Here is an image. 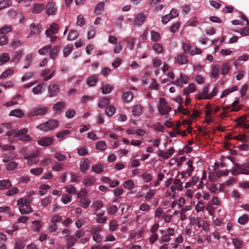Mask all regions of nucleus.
<instances>
[{"instance_id":"nucleus-15","label":"nucleus","mask_w":249,"mask_h":249,"mask_svg":"<svg viewBox=\"0 0 249 249\" xmlns=\"http://www.w3.org/2000/svg\"><path fill=\"white\" fill-rule=\"evenodd\" d=\"M11 186V183L8 179L0 181V190L7 189Z\"/></svg>"},{"instance_id":"nucleus-12","label":"nucleus","mask_w":249,"mask_h":249,"mask_svg":"<svg viewBox=\"0 0 249 249\" xmlns=\"http://www.w3.org/2000/svg\"><path fill=\"white\" fill-rule=\"evenodd\" d=\"M110 101V98L108 97H103L99 99L98 103V107L100 108H104L107 105H108Z\"/></svg>"},{"instance_id":"nucleus-10","label":"nucleus","mask_w":249,"mask_h":249,"mask_svg":"<svg viewBox=\"0 0 249 249\" xmlns=\"http://www.w3.org/2000/svg\"><path fill=\"white\" fill-rule=\"evenodd\" d=\"M18 205L19 206V212H20V213L22 214H27V213H31L33 211L31 206L28 204H26V205L20 204Z\"/></svg>"},{"instance_id":"nucleus-3","label":"nucleus","mask_w":249,"mask_h":249,"mask_svg":"<svg viewBox=\"0 0 249 249\" xmlns=\"http://www.w3.org/2000/svg\"><path fill=\"white\" fill-rule=\"evenodd\" d=\"M49 108L48 107H42L41 106H38L33 108L27 114L28 117L32 118L37 116H44L48 112Z\"/></svg>"},{"instance_id":"nucleus-24","label":"nucleus","mask_w":249,"mask_h":249,"mask_svg":"<svg viewBox=\"0 0 249 249\" xmlns=\"http://www.w3.org/2000/svg\"><path fill=\"white\" fill-rule=\"evenodd\" d=\"M23 54V51L22 50H20L18 51H17L15 53V56L13 58V59L11 60V62L18 63L21 56Z\"/></svg>"},{"instance_id":"nucleus-9","label":"nucleus","mask_w":249,"mask_h":249,"mask_svg":"<svg viewBox=\"0 0 249 249\" xmlns=\"http://www.w3.org/2000/svg\"><path fill=\"white\" fill-rule=\"evenodd\" d=\"M56 10L55 4L53 2H49L46 5L47 14L49 15H54Z\"/></svg>"},{"instance_id":"nucleus-8","label":"nucleus","mask_w":249,"mask_h":249,"mask_svg":"<svg viewBox=\"0 0 249 249\" xmlns=\"http://www.w3.org/2000/svg\"><path fill=\"white\" fill-rule=\"evenodd\" d=\"M146 18L145 16L142 13L138 14L134 21L135 26H140L144 22Z\"/></svg>"},{"instance_id":"nucleus-11","label":"nucleus","mask_w":249,"mask_h":249,"mask_svg":"<svg viewBox=\"0 0 249 249\" xmlns=\"http://www.w3.org/2000/svg\"><path fill=\"white\" fill-rule=\"evenodd\" d=\"M239 100L237 99L232 104L231 107H223V110L225 111L230 110V111H238L240 109V107H236V105L238 103Z\"/></svg>"},{"instance_id":"nucleus-20","label":"nucleus","mask_w":249,"mask_h":249,"mask_svg":"<svg viewBox=\"0 0 249 249\" xmlns=\"http://www.w3.org/2000/svg\"><path fill=\"white\" fill-rule=\"evenodd\" d=\"M31 32L28 35V37L31 36L33 35H38L40 32L39 28L38 25H36L32 24L30 25Z\"/></svg>"},{"instance_id":"nucleus-35","label":"nucleus","mask_w":249,"mask_h":249,"mask_svg":"<svg viewBox=\"0 0 249 249\" xmlns=\"http://www.w3.org/2000/svg\"><path fill=\"white\" fill-rule=\"evenodd\" d=\"M44 83H41L32 89V91L35 94H38L42 93V89Z\"/></svg>"},{"instance_id":"nucleus-45","label":"nucleus","mask_w":249,"mask_h":249,"mask_svg":"<svg viewBox=\"0 0 249 249\" xmlns=\"http://www.w3.org/2000/svg\"><path fill=\"white\" fill-rule=\"evenodd\" d=\"M14 71L12 69H8L4 71L0 75V79H4L9 75L12 74Z\"/></svg>"},{"instance_id":"nucleus-32","label":"nucleus","mask_w":249,"mask_h":249,"mask_svg":"<svg viewBox=\"0 0 249 249\" xmlns=\"http://www.w3.org/2000/svg\"><path fill=\"white\" fill-rule=\"evenodd\" d=\"M89 161L86 159L83 162L80 164V171L83 173H85L89 168Z\"/></svg>"},{"instance_id":"nucleus-56","label":"nucleus","mask_w":249,"mask_h":249,"mask_svg":"<svg viewBox=\"0 0 249 249\" xmlns=\"http://www.w3.org/2000/svg\"><path fill=\"white\" fill-rule=\"evenodd\" d=\"M9 59V55L7 53L1 54L0 56V66L8 61Z\"/></svg>"},{"instance_id":"nucleus-30","label":"nucleus","mask_w":249,"mask_h":249,"mask_svg":"<svg viewBox=\"0 0 249 249\" xmlns=\"http://www.w3.org/2000/svg\"><path fill=\"white\" fill-rule=\"evenodd\" d=\"M31 201H32V199L31 198V197L27 196L26 197L21 198L19 199H18L17 201V204L18 205H20V204H24V205L28 204V205H29V204L31 203Z\"/></svg>"},{"instance_id":"nucleus-34","label":"nucleus","mask_w":249,"mask_h":249,"mask_svg":"<svg viewBox=\"0 0 249 249\" xmlns=\"http://www.w3.org/2000/svg\"><path fill=\"white\" fill-rule=\"evenodd\" d=\"M132 113L134 116H139L142 113V107L140 105H136L132 109Z\"/></svg>"},{"instance_id":"nucleus-1","label":"nucleus","mask_w":249,"mask_h":249,"mask_svg":"<svg viewBox=\"0 0 249 249\" xmlns=\"http://www.w3.org/2000/svg\"><path fill=\"white\" fill-rule=\"evenodd\" d=\"M230 172L233 176H237L239 174L249 175V162L242 164L234 163V166L230 171L228 169L222 171L223 176H228Z\"/></svg>"},{"instance_id":"nucleus-14","label":"nucleus","mask_w":249,"mask_h":249,"mask_svg":"<svg viewBox=\"0 0 249 249\" xmlns=\"http://www.w3.org/2000/svg\"><path fill=\"white\" fill-rule=\"evenodd\" d=\"M65 107V103L63 102H58L55 104L53 107V109L56 113H59L61 112L62 109Z\"/></svg>"},{"instance_id":"nucleus-55","label":"nucleus","mask_w":249,"mask_h":249,"mask_svg":"<svg viewBox=\"0 0 249 249\" xmlns=\"http://www.w3.org/2000/svg\"><path fill=\"white\" fill-rule=\"evenodd\" d=\"M73 49L72 46H67L65 47L63 50V56L67 57L69 54L71 53Z\"/></svg>"},{"instance_id":"nucleus-57","label":"nucleus","mask_w":249,"mask_h":249,"mask_svg":"<svg viewBox=\"0 0 249 249\" xmlns=\"http://www.w3.org/2000/svg\"><path fill=\"white\" fill-rule=\"evenodd\" d=\"M12 30L11 26H4L0 29V35L5 34L10 32Z\"/></svg>"},{"instance_id":"nucleus-6","label":"nucleus","mask_w":249,"mask_h":249,"mask_svg":"<svg viewBox=\"0 0 249 249\" xmlns=\"http://www.w3.org/2000/svg\"><path fill=\"white\" fill-rule=\"evenodd\" d=\"M53 142L52 137H44L40 138L37 142L39 145L43 146H47L51 145Z\"/></svg>"},{"instance_id":"nucleus-59","label":"nucleus","mask_w":249,"mask_h":249,"mask_svg":"<svg viewBox=\"0 0 249 249\" xmlns=\"http://www.w3.org/2000/svg\"><path fill=\"white\" fill-rule=\"evenodd\" d=\"M232 138L234 140L241 141L243 142H246L247 141L246 136L244 134H239L237 136L233 137Z\"/></svg>"},{"instance_id":"nucleus-2","label":"nucleus","mask_w":249,"mask_h":249,"mask_svg":"<svg viewBox=\"0 0 249 249\" xmlns=\"http://www.w3.org/2000/svg\"><path fill=\"white\" fill-rule=\"evenodd\" d=\"M59 125V122L56 120H50L36 126V128L42 131H48L54 129Z\"/></svg>"},{"instance_id":"nucleus-23","label":"nucleus","mask_w":249,"mask_h":249,"mask_svg":"<svg viewBox=\"0 0 249 249\" xmlns=\"http://www.w3.org/2000/svg\"><path fill=\"white\" fill-rule=\"evenodd\" d=\"M44 8V5L43 4L36 3L34 4V8L32 10L33 13H40Z\"/></svg>"},{"instance_id":"nucleus-31","label":"nucleus","mask_w":249,"mask_h":249,"mask_svg":"<svg viewBox=\"0 0 249 249\" xmlns=\"http://www.w3.org/2000/svg\"><path fill=\"white\" fill-rule=\"evenodd\" d=\"M123 98L125 102L128 103L132 100L133 95L131 92L127 91L124 93Z\"/></svg>"},{"instance_id":"nucleus-49","label":"nucleus","mask_w":249,"mask_h":249,"mask_svg":"<svg viewBox=\"0 0 249 249\" xmlns=\"http://www.w3.org/2000/svg\"><path fill=\"white\" fill-rule=\"evenodd\" d=\"M160 37V34L159 33L154 31H151V38L152 41H158Z\"/></svg>"},{"instance_id":"nucleus-26","label":"nucleus","mask_w":249,"mask_h":249,"mask_svg":"<svg viewBox=\"0 0 249 249\" xmlns=\"http://www.w3.org/2000/svg\"><path fill=\"white\" fill-rule=\"evenodd\" d=\"M116 111L115 107L112 105H109L106 108V114L107 116L111 117L114 115Z\"/></svg>"},{"instance_id":"nucleus-60","label":"nucleus","mask_w":249,"mask_h":249,"mask_svg":"<svg viewBox=\"0 0 249 249\" xmlns=\"http://www.w3.org/2000/svg\"><path fill=\"white\" fill-rule=\"evenodd\" d=\"M54 157L58 161H63L66 159V156L65 155L59 152H56L54 154Z\"/></svg>"},{"instance_id":"nucleus-27","label":"nucleus","mask_w":249,"mask_h":249,"mask_svg":"<svg viewBox=\"0 0 249 249\" xmlns=\"http://www.w3.org/2000/svg\"><path fill=\"white\" fill-rule=\"evenodd\" d=\"M76 238L74 236H71L67 239V248L70 249L72 247L76 242Z\"/></svg>"},{"instance_id":"nucleus-28","label":"nucleus","mask_w":249,"mask_h":249,"mask_svg":"<svg viewBox=\"0 0 249 249\" xmlns=\"http://www.w3.org/2000/svg\"><path fill=\"white\" fill-rule=\"evenodd\" d=\"M97 81V77L95 75H93L88 78L87 80V83L89 86L92 87L95 85Z\"/></svg>"},{"instance_id":"nucleus-44","label":"nucleus","mask_w":249,"mask_h":249,"mask_svg":"<svg viewBox=\"0 0 249 249\" xmlns=\"http://www.w3.org/2000/svg\"><path fill=\"white\" fill-rule=\"evenodd\" d=\"M50 188V186L47 184L42 185L40 187V190L38 194L40 196H44L46 194V191Z\"/></svg>"},{"instance_id":"nucleus-33","label":"nucleus","mask_w":249,"mask_h":249,"mask_svg":"<svg viewBox=\"0 0 249 249\" xmlns=\"http://www.w3.org/2000/svg\"><path fill=\"white\" fill-rule=\"evenodd\" d=\"M51 45H46L38 50V53L40 55H45L48 53L49 52H50V51L51 49Z\"/></svg>"},{"instance_id":"nucleus-25","label":"nucleus","mask_w":249,"mask_h":249,"mask_svg":"<svg viewBox=\"0 0 249 249\" xmlns=\"http://www.w3.org/2000/svg\"><path fill=\"white\" fill-rule=\"evenodd\" d=\"M90 202V200L87 197L81 198L79 200L80 205L84 208H88Z\"/></svg>"},{"instance_id":"nucleus-48","label":"nucleus","mask_w":249,"mask_h":249,"mask_svg":"<svg viewBox=\"0 0 249 249\" xmlns=\"http://www.w3.org/2000/svg\"><path fill=\"white\" fill-rule=\"evenodd\" d=\"M230 66L228 63H224L222 66L221 74L225 75L227 74L230 70Z\"/></svg>"},{"instance_id":"nucleus-63","label":"nucleus","mask_w":249,"mask_h":249,"mask_svg":"<svg viewBox=\"0 0 249 249\" xmlns=\"http://www.w3.org/2000/svg\"><path fill=\"white\" fill-rule=\"evenodd\" d=\"M153 50L157 53H161L162 52V46L160 44L155 43L153 46Z\"/></svg>"},{"instance_id":"nucleus-13","label":"nucleus","mask_w":249,"mask_h":249,"mask_svg":"<svg viewBox=\"0 0 249 249\" xmlns=\"http://www.w3.org/2000/svg\"><path fill=\"white\" fill-rule=\"evenodd\" d=\"M9 115L10 116H14L18 118H22L24 115V112L22 110L17 108L11 111Z\"/></svg>"},{"instance_id":"nucleus-4","label":"nucleus","mask_w":249,"mask_h":249,"mask_svg":"<svg viewBox=\"0 0 249 249\" xmlns=\"http://www.w3.org/2000/svg\"><path fill=\"white\" fill-rule=\"evenodd\" d=\"M160 105L158 106V110L161 115L167 114L171 110V107L168 106L166 100L163 98L159 99Z\"/></svg>"},{"instance_id":"nucleus-39","label":"nucleus","mask_w":249,"mask_h":249,"mask_svg":"<svg viewBox=\"0 0 249 249\" xmlns=\"http://www.w3.org/2000/svg\"><path fill=\"white\" fill-rule=\"evenodd\" d=\"M96 148L100 151H104L107 148V144L105 141L98 142L96 145Z\"/></svg>"},{"instance_id":"nucleus-16","label":"nucleus","mask_w":249,"mask_h":249,"mask_svg":"<svg viewBox=\"0 0 249 249\" xmlns=\"http://www.w3.org/2000/svg\"><path fill=\"white\" fill-rule=\"evenodd\" d=\"M105 3L104 2H100L95 6L94 9V12L96 15H101L104 9Z\"/></svg>"},{"instance_id":"nucleus-5","label":"nucleus","mask_w":249,"mask_h":249,"mask_svg":"<svg viewBox=\"0 0 249 249\" xmlns=\"http://www.w3.org/2000/svg\"><path fill=\"white\" fill-rule=\"evenodd\" d=\"M48 91L50 97H53L56 96L60 92V88L58 85L52 84L50 85L48 87Z\"/></svg>"},{"instance_id":"nucleus-52","label":"nucleus","mask_w":249,"mask_h":249,"mask_svg":"<svg viewBox=\"0 0 249 249\" xmlns=\"http://www.w3.org/2000/svg\"><path fill=\"white\" fill-rule=\"evenodd\" d=\"M249 221V217L247 214H243L240 216L238 220V222L241 225H244Z\"/></svg>"},{"instance_id":"nucleus-50","label":"nucleus","mask_w":249,"mask_h":249,"mask_svg":"<svg viewBox=\"0 0 249 249\" xmlns=\"http://www.w3.org/2000/svg\"><path fill=\"white\" fill-rule=\"evenodd\" d=\"M233 244L235 248L237 249H239L242 247V241L238 238H233L232 240Z\"/></svg>"},{"instance_id":"nucleus-64","label":"nucleus","mask_w":249,"mask_h":249,"mask_svg":"<svg viewBox=\"0 0 249 249\" xmlns=\"http://www.w3.org/2000/svg\"><path fill=\"white\" fill-rule=\"evenodd\" d=\"M118 208L115 205H111L107 209V212L109 214H114L117 211Z\"/></svg>"},{"instance_id":"nucleus-18","label":"nucleus","mask_w":249,"mask_h":249,"mask_svg":"<svg viewBox=\"0 0 249 249\" xmlns=\"http://www.w3.org/2000/svg\"><path fill=\"white\" fill-rule=\"evenodd\" d=\"M113 87L109 84L103 85L101 87V90L103 94H108L112 91Z\"/></svg>"},{"instance_id":"nucleus-36","label":"nucleus","mask_w":249,"mask_h":249,"mask_svg":"<svg viewBox=\"0 0 249 249\" xmlns=\"http://www.w3.org/2000/svg\"><path fill=\"white\" fill-rule=\"evenodd\" d=\"M92 171L97 174H100L103 171V165L101 164H97L92 167Z\"/></svg>"},{"instance_id":"nucleus-53","label":"nucleus","mask_w":249,"mask_h":249,"mask_svg":"<svg viewBox=\"0 0 249 249\" xmlns=\"http://www.w3.org/2000/svg\"><path fill=\"white\" fill-rule=\"evenodd\" d=\"M85 23V20L84 17L80 15L77 17L76 25L79 26H83Z\"/></svg>"},{"instance_id":"nucleus-58","label":"nucleus","mask_w":249,"mask_h":249,"mask_svg":"<svg viewBox=\"0 0 249 249\" xmlns=\"http://www.w3.org/2000/svg\"><path fill=\"white\" fill-rule=\"evenodd\" d=\"M28 130L27 128H22L15 133L14 135V137H18L23 135H25L28 133Z\"/></svg>"},{"instance_id":"nucleus-17","label":"nucleus","mask_w":249,"mask_h":249,"mask_svg":"<svg viewBox=\"0 0 249 249\" xmlns=\"http://www.w3.org/2000/svg\"><path fill=\"white\" fill-rule=\"evenodd\" d=\"M176 59V62L180 65L186 64L188 62L187 57L182 53L179 54Z\"/></svg>"},{"instance_id":"nucleus-61","label":"nucleus","mask_w":249,"mask_h":249,"mask_svg":"<svg viewBox=\"0 0 249 249\" xmlns=\"http://www.w3.org/2000/svg\"><path fill=\"white\" fill-rule=\"evenodd\" d=\"M43 171V169L41 168H33L30 170V172L36 176L39 175Z\"/></svg>"},{"instance_id":"nucleus-29","label":"nucleus","mask_w":249,"mask_h":249,"mask_svg":"<svg viewBox=\"0 0 249 249\" xmlns=\"http://www.w3.org/2000/svg\"><path fill=\"white\" fill-rule=\"evenodd\" d=\"M64 167L63 163H59L57 161L54 162L53 165L52 166V168L54 171H61Z\"/></svg>"},{"instance_id":"nucleus-43","label":"nucleus","mask_w":249,"mask_h":249,"mask_svg":"<svg viewBox=\"0 0 249 249\" xmlns=\"http://www.w3.org/2000/svg\"><path fill=\"white\" fill-rule=\"evenodd\" d=\"M96 33V28L94 26H91L89 31L88 33V38L89 39H92L94 37L95 34Z\"/></svg>"},{"instance_id":"nucleus-21","label":"nucleus","mask_w":249,"mask_h":249,"mask_svg":"<svg viewBox=\"0 0 249 249\" xmlns=\"http://www.w3.org/2000/svg\"><path fill=\"white\" fill-rule=\"evenodd\" d=\"M59 51V47L58 46H55L52 49H51L50 51V57L52 59H55Z\"/></svg>"},{"instance_id":"nucleus-47","label":"nucleus","mask_w":249,"mask_h":249,"mask_svg":"<svg viewBox=\"0 0 249 249\" xmlns=\"http://www.w3.org/2000/svg\"><path fill=\"white\" fill-rule=\"evenodd\" d=\"M18 165L15 161H11L6 165V169L9 171H13L17 168Z\"/></svg>"},{"instance_id":"nucleus-7","label":"nucleus","mask_w":249,"mask_h":249,"mask_svg":"<svg viewBox=\"0 0 249 249\" xmlns=\"http://www.w3.org/2000/svg\"><path fill=\"white\" fill-rule=\"evenodd\" d=\"M58 25L55 23L52 24L46 32L45 34L47 37H50L51 34H56L58 31Z\"/></svg>"},{"instance_id":"nucleus-37","label":"nucleus","mask_w":249,"mask_h":249,"mask_svg":"<svg viewBox=\"0 0 249 249\" xmlns=\"http://www.w3.org/2000/svg\"><path fill=\"white\" fill-rule=\"evenodd\" d=\"M12 4L11 0H2L0 1V10H1Z\"/></svg>"},{"instance_id":"nucleus-22","label":"nucleus","mask_w":249,"mask_h":249,"mask_svg":"<svg viewBox=\"0 0 249 249\" xmlns=\"http://www.w3.org/2000/svg\"><path fill=\"white\" fill-rule=\"evenodd\" d=\"M195 85L193 83L190 84L187 88H185L183 91V94L187 96L190 93L193 92L195 91Z\"/></svg>"},{"instance_id":"nucleus-41","label":"nucleus","mask_w":249,"mask_h":249,"mask_svg":"<svg viewBox=\"0 0 249 249\" xmlns=\"http://www.w3.org/2000/svg\"><path fill=\"white\" fill-rule=\"evenodd\" d=\"M70 134V131L69 130H64L62 131L59 132L56 135L57 138L61 140L64 139L65 136Z\"/></svg>"},{"instance_id":"nucleus-51","label":"nucleus","mask_w":249,"mask_h":249,"mask_svg":"<svg viewBox=\"0 0 249 249\" xmlns=\"http://www.w3.org/2000/svg\"><path fill=\"white\" fill-rule=\"evenodd\" d=\"M124 187L128 190H132L134 188L133 181L132 180H128L124 183Z\"/></svg>"},{"instance_id":"nucleus-54","label":"nucleus","mask_w":249,"mask_h":249,"mask_svg":"<svg viewBox=\"0 0 249 249\" xmlns=\"http://www.w3.org/2000/svg\"><path fill=\"white\" fill-rule=\"evenodd\" d=\"M34 72H28L24 74L21 77V81L24 82L27 80L31 79L34 75Z\"/></svg>"},{"instance_id":"nucleus-38","label":"nucleus","mask_w":249,"mask_h":249,"mask_svg":"<svg viewBox=\"0 0 249 249\" xmlns=\"http://www.w3.org/2000/svg\"><path fill=\"white\" fill-rule=\"evenodd\" d=\"M104 206L103 202L101 200H97L94 202L91 207L94 209V210L95 211H97L98 210H99L100 208L103 207Z\"/></svg>"},{"instance_id":"nucleus-42","label":"nucleus","mask_w":249,"mask_h":249,"mask_svg":"<svg viewBox=\"0 0 249 249\" xmlns=\"http://www.w3.org/2000/svg\"><path fill=\"white\" fill-rule=\"evenodd\" d=\"M95 182V179L94 177H92L86 178L84 180V184L86 186H91L94 184Z\"/></svg>"},{"instance_id":"nucleus-19","label":"nucleus","mask_w":249,"mask_h":249,"mask_svg":"<svg viewBox=\"0 0 249 249\" xmlns=\"http://www.w3.org/2000/svg\"><path fill=\"white\" fill-rule=\"evenodd\" d=\"M78 35L79 34L77 31L71 30L69 33L67 39L68 40H74L78 37Z\"/></svg>"},{"instance_id":"nucleus-40","label":"nucleus","mask_w":249,"mask_h":249,"mask_svg":"<svg viewBox=\"0 0 249 249\" xmlns=\"http://www.w3.org/2000/svg\"><path fill=\"white\" fill-rule=\"evenodd\" d=\"M220 67L217 65H213L212 70L211 74L213 77L216 78L219 74Z\"/></svg>"},{"instance_id":"nucleus-62","label":"nucleus","mask_w":249,"mask_h":249,"mask_svg":"<svg viewBox=\"0 0 249 249\" xmlns=\"http://www.w3.org/2000/svg\"><path fill=\"white\" fill-rule=\"evenodd\" d=\"M142 178L146 182H148L152 179V176L149 173H144L142 175Z\"/></svg>"},{"instance_id":"nucleus-46","label":"nucleus","mask_w":249,"mask_h":249,"mask_svg":"<svg viewBox=\"0 0 249 249\" xmlns=\"http://www.w3.org/2000/svg\"><path fill=\"white\" fill-rule=\"evenodd\" d=\"M39 151L37 150H35L33 151L29 155H26L24 157V159H35V158H36L38 155H39Z\"/></svg>"}]
</instances>
